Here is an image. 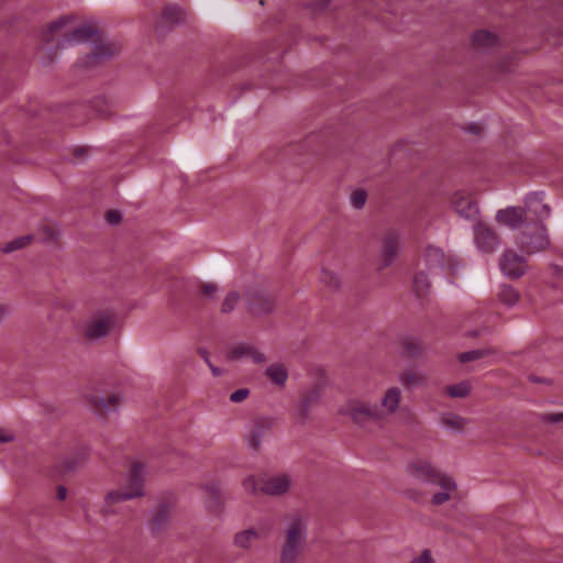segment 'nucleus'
<instances>
[{
  "label": "nucleus",
  "mask_w": 563,
  "mask_h": 563,
  "mask_svg": "<svg viewBox=\"0 0 563 563\" xmlns=\"http://www.w3.org/2000/svg\"><path fill=\"white\" fill-rule=\"evenodd\" d=\"M499 69L500 71H507L509 68L507 66L500 65Z\"/></svg>",
  "instance_id": "nucleus-51"
},
{
  "label": "nucleus",
  "mask_w": 563,
  "mask_h": 563,
  "mask_svg": "<svg viewBox=\"0 0 563 563\" xmlns=\"http://www.w3.org/2000/svg\"><path fill=\"white\" fill-rule=\"evenodd\" d=\"M307 536V519L300 515L289 518L280 548V563H296L302 553Z\"/></svg>",
  "instance_id": "nucleus-2"
},
{
  "label": "nucleus",
  "mask_w": 563,
  "mask_h": 563,
  "mask_svg": "<svg viewBox=\"0 0 563 563\" xmlns=\"http://www.w3.org/2000/svg\"><path fill=\"white\" fill-rule=\"evenodd\" d=\"M530 380L533 382V383H541V382H543L541 378L536 377V376H530Z\"/></svg>",
  "instance_id": "nucleus-50"
},
{
  "label": "nucleus",
  "mask_w": 563,
  "mask_h": 563,
  "mask_svg": "<svg viewBox=\"0 0 563 563\" xmlns=\"http://www.w3.org/2000/svg\"><path fill=\"white\" fill-rule=\"evenodd\" d=\"M120 400L121 398L117 394H110L107 397L93 394L88 398L92 409L99 416H104L106 413L115 410L120 404Z\"/></svg>",
  "instance_id": "nucleus-19"
},
{
  "label": "nucleus",
  "mask_w": 563,
  "mask_h": 563,
  "mask_svg": "<svg viewBox=\"0 0 563 563\" xmlns=\"http://www.w3.org/2000/svg\"><path fill=\"white\" fill-rule=\"evenodd\" d=\"M175 10H176V9H167V10L165 11V15H168L170 12H173V11H175Z\"/></svg>",
  "instance_id": "nucleus-52"
},
{
  "label": "nucleus",
  "mask_w": 563,
  "mask_h": 563,
  "mask_svg": "<svg viewBox=\"0 0 563 563\" xmlns=\"http://www.w3.org/2000/svg\"><path fill=\"white\" fill-rule=\"evenodd\" d=\"M406 495H407L409 498L413 499V500H418V499H419V497H421L423 494H422V493H417L415 489H410V488H408V489L406 490Z\"/></svg>",
  "instance_id": "nucleus-46"
},
{
  "label": "nucleus",
  "mask_w": 563,
  "mask_h": 563,
  "mask_svg": "<svg viewBox=\"0 0 563 563\" xmlns=\"http://www.w3.org/2000/svg\"><path fill=\"white\" fill-rule=\"evenodd\" d=\"M120 49L119 45L114 42H103L96 46L95 49L89 54L87 64H92L101 58H106L114 55Z\"/></svg>",
  "instance_id": "nucleus-24"
},
{
  "label": "nucleus",
  "mask_w": 563,
  "mask_h": 563,
  "mask_svg": "<svg viewBox=\"0 0 563 563\" xmlns=\"http://www.w3.org/2000/svg\"><path fill=\"white\" fill-rule=\"evenodd\" d=\"M499 267L505 277L518 279L527 271L526 260L512 250L505 251L499 258Z\"/></svg>",
  "instance_id": "nucleus-12"
},
{
  "label": "nucleus",
  "mask_w": 563,
  "mask_h": 563,
  "mask_svg": "<svg viewBox=\"0 0 563 563\" xmlns=\"http://www.w3.org/2000/svg\"><path fill=\"white\" fill-rule=\"evenodd\" d=\"M170 507L167 505H159L157 510L155 511L152 520H151V528L153 531H159L164 529L170 519Z\"/></svg>",
  "instance_id": "nucleus-25"
},
{
  "label": "nucleus",
  "mask_w": 563,
  "mask_h": 563,
  "mask_svg": "<svg viewBox=\"0 0 563 563\" xmlns=\"http://www.w3.org/2000/svg\"><path fill=\"white\" fill-rule=\"evenodd\" d=\"M442 424L449 429L461 431L465 424V419L460 416L449 413L443 417Z\"/></svg>",
  "instance_id": "nucleus-34"
},
{
  "label": "nucleus",
  "mask_w": 563,
  "mask_h": 563,
  "mask_svg": "<svg viewBox=\"0 0 563 563\" xmlns=\"http://www.w3.org/2000/svg\"><path fill=\"white\" fill-rule=\"evenodd\" d=\"M265 376L278 387H284L288 380V369L283 363H273L265 369Z\"/></svg>",
  "instance_id": "nucleus-23"
},
{
  "label": "nucleus",
  "mask_w": 563,
  "mask_h": 563,
  "mask_svg": "<svg viewBox=\"0 0 563 563\" xmlns=\"http://www.w3.org/2000/svg\"><path fill=\"white\" fill-rule=\"evenodd\" d=\"M107 220L112 224H117L121 220V214L118 211H110L107 213Z\"/></svg>",
  "instance_id": "nucleus-43"
},
{
  "label": "nucleus",
  "mask_w": 563,
  "mask_h": 563,
  "mask_svg": "<svg viewBox=\"0 0 563 563\" xmlns=\"http://www.w3.org/2000/svg\"><path fill=\"white\" fill-rule=\"evenodd\" d=\"M451 203L455 212L461 218L466 220H477V217L479 216V208L471 194L463 190L455 191L452 196Z\"/></svg>",
  "instance_id": "nucleus-13"
},
{
  "label": "nucleus",
  "mask_w": 563,
  "mask_h": 563,
  "mask_svg": "<svg viewBox=\"0 0 563 563\" xmlns=\"http://www.w3.org/2000/svg\"><path fill=\"white\" fill-rule=\"evenodd\" d=\"M367 200V194L363 189H357L351 194L350 202L354 209H362Z\"/></svg>",
  "instance_id": "nucleus-36"
},
{
  "label": "nucleus",
  "mask_w": 563,
  "mask_h": 563,
  "mask_svg": "<svg viewBox=\"0 0 563 563\" xmlns=\"http://www.w3.org/2000/svg\"><path fill=\"white\" fill-rule=\"evenodd\" d=\"M249 395L250 390L247 388H240L230 395V400L232 402H241L245 400L249 397Z\"/></svg>",
  "instance_id": "nucleus-39"
},
{
  "label": "nucleus",
  "mask_w": 563,
  "mask_h": 563,
  "mask_svg": "<svg viewBox=\"0 0 563 563\" xmlns=\"http://www.w3.org/2000/svg\"><path fill=\"white\" fill-rule=\"evenodd\" d=\"M411 563H434L429 550H424L420 556L415 558Z\"/></svg>",
  "instance_id": "nucleus-40"
},
{
  "label": "nucleus",
  "mask_w": 563,
  "mask_h": 563,
  "mask_svg": "<svg viewBox=\"0 0 563 563\" xmlns=\"http://www.w3.org/2000/svg\"><path fill=\"white\" fill-rule=\"evenodd\" d=\"M498 297L500 301L511 306L518 301L519 292L514 288L512 284H503Z\"/></svg>",
  "instance_id": "nucleus-31"
},
{
  "label": "nucleus",
  "mask_w": 563,
  "mask_h": 563,
  "mask_svg": "<svg viewBox=\"0 0 563 563\" xmlns=\"http://www.w3.org/2000/svg\"><path fill=\"white\" fill-rule=\"evenodd\" d=\"M473 244L479 254L492 255L500 247L501 241L488 223L476 220L473 224Z\"/></svg>",
  "instance_id": "nucleus-7"
},
{
  "label": "nucleus",
  "mask_w": 563,
  "mask_h": 563,
  "mask_svg": "<svg viewBox=\"0 0 563 563\" xmlns=\"http://www.w3.org/2000/svg\"><path fill=\"white\" fill-rule=\"evenodd\" d=\"M8 316V309L0 305V322H2Z\"/></svg>",
  "instance_id": "nucleus-48"
},
{
  "label": "nucleus",
  "mask_w": 563,
  "mask_h": 563,
  "mask_svg": "<svg viewBox=\"0 0 563 563\" xmlns=\"http://www.w3.org/2000/svg\"><path fill=\"white\" fill-rule=\"evenodd\" d=\"M399 382L407 387L418 386L423 382V376L409 369L399 374Z\"/></svg>",
  "instance_id": "nucleus-32"
},
{
  "label": "nucleus",
  "mask_w": 563,
  "mask_h": 563,
  "mask_svg": "<svg viewBox=\"0 0 563 563\" xmlns=\"http://www.w3.org/2000/svg\"><path fill=\"white\" fill-rule=\"evenodd\" d=\"M523 209L531 212L540 220L549 218L551 213L550 207L543 201V195L539 192L527 196Z\"/></svg>",
  "instance_id": "nucleus-20"
},
{
  "label": "nucleus",
  "mask_w": 563,
  "mask_h": 563,
  "mask_svg": "<svg viewBox=\"0 0 563 563\" xmlns=\"http://www.w3.org/2000/svg\"><path fill=\"white\" fill-rule=\"evenodd\" d=\"M115 316L109 310L92 312L84 323V335L89 340H99L110 333L114 327Z\"/></svg>",
  "instance_id": "nucleus-8"
},
{
  "label": "nucleus",
  "mask_w": 563,
  "mask_h": 563,
  "mask_svg": "<svg viewBox=\"0 0 563 563\" xmlns=\"http://www.w3.org/2000/svg\"><path fill=\"white\" fill-rule=\"evenodd\" d=\"M401 401L402 390L400 387L389 386L385 389L379 399V404H377L383 423L398 412Z\"/></svg>",
  "instance_id": "nucleus-11"
},
{
  "label": "nucleus",
  "mask_w": 563,
  "mask_h": 563,
  "mask_svg": "<svg viewBox=\"0 0 563 563\" xmlns=\"http://www.w3.org/2000/svg\"><path fill=\"white\" fill-rule=\"evenodd\" d=\"M471 391V385L467 382H461L446 387V393L453 398H465Z\"/></svg>",
  "instance_id": "nucleus-33"
},
{
  "label": "nucleus",
  "mask_w": 563,
  "mask_h": 563,
  "mask_svg": "<svg viewBox=\"0 0 563 563\" xmlns=\"http://www.w3.org/2000/svg\"><path fill=\"white\" fill-rule=\"evenodd\" d=\"M208 494L207 507L212 512H218L223 504L220 489L216 485H209L206 487Z\"/></svg>",
  "instance_id": "nucleus-28"
},
{
  "label": "nucleus",
  "mask_w": 563,
  "mask_h": 563,
  "mask_svg": "<svg viewBox=\"0 0 563 563\" xmlns=\"http://www.w3.org/2000/svg\"><path fill=\"white\" fill-rule=\"evenodd\" d=\"M494 353H495V351L493 349H477V350H472V351L460 353L457 358L461 363H468V362H474V361L481 360V358L492 355Z\"/></svg>",
  "instance_id": "nucleus-30"
},
{
  "label": "nucleus",
  "mask_w": 563,
  "mask_h": 563,
  "mask_svg": "<svg viewBox=\"0 0 563 563\" xmlns=\"http://www.w3.org/2000/svg\"><path fill=\"white\" fill-rule=\"evenodd\" d=\"M421 261L430 273L440 272L445 264V254L441 247L429 244L423 251Z\"/></svg>",
  "instance_id": "nucleus-18"
},
{
  "label": "nucleus",
  "mask_w": 563,
  "mask_h": 563,
  "mask_svg": "<svg viewBox=\"0 0 563 563\" xmlns=\"http://www.w3.org/2000/svg\"><path fill=\"white\" fill-rule=\"evenodd\" d=\"M410 479L416 484H435L444 474L427 461H415L407 466Z\"/></svg>",
  "instance_id": "nucleus-10"
},
{
  "label": "nucleus",
  "mask_w": 563,
  "mask_h": 563,
  "mask_svg": "<svg viewBox=\"0 0 563 563\" xmlns=\"http://www.w3.org/2000/svg\"><path fill=\"white\" fill-rule=\"evenodd\" d=\"M479 333L477 331L475 332H472V333H467V335H471V336H477Z\"/></svg>",
  "instance_id": "nucleus-53"
},
{
  "label": "nucleus",
  "mask_w": 563,
  "mask_h": 563,
  "mask_svg": "<svg viewBox=\"0 0 563 563\" xmlns=\"http://www.w3.org/2000/svg\"><path fill=\"white\" fill-rule=\"evenodd\" d=\"M290 484L291 479L286 474L274 475L258 481L254 476H247L243 481V488L253 495L262 493L269 496H280L289 490Z\"/></svg>",
  "instance_id": "nucleus-5"
},
{
  "label": "nucleus",
  "mask_w": 563,
  "mask_h": 563,
  "mask_svg": "<svg viewBox=\"0 0 563 563\" xmlns=\"http://www.w3.org/2000/svg\"><path fill=\"white\" fill-rule=\"evenodd\" d=\"M434 485L439 486L442 490L435 493L431 501L435 506L443 505L451 499V494L456 489V483L454 479L446 474L443 475Z\"/></svg>",
  "instance_id": "nucleus-21"
},
{
  "label": "nucleus",
  "mask_w": 563,
  "mask_h": 563,
  "mask_svg": "<svg viewBox=\"0 0 563 563\" xmlns=\"http://www.w3.org/2000/svg\"><path fill=\"white\" fill-rule=\"evenodd\" d=\"M198 353H199V355L205 360V362H206L207 364L211 362V361H210V357H209V353H208V351H207V350H205V349H199Z\"/></svg>",
  "instance_id": "nucleus-47"
},
{
  "label": "nucleus",
  "mask_w": 563,
  "mask_h": 563,
  "mask_svg": "<svg viewBox=\"0 0 563 563\" xmlns=\"http://www.w3.org/2000/svg\"><path fill=\"white\" fill-rule=\"evenodd\" d=\"M208 366H209V368L211 369V372H212V374L214 376H220L221 375V371L218 367H216L211 362L208 363Z\"/></svg>",
  "instance_id": "nucleus-49"
},
{
  "label": "nucleus",
  "mask_w": 563,
  "mask_h": 563,
  "mask_svg": "<svg viewBox=\"0 0 563 563\" xmlns=\"http://www.w3.org/2000/svg\"><path fill=\"white\" fill-rule=\"evenodd\" d=\"M519 246L527 254H534L550 246V238L544 224L538 223L522 232Z\"/></svg>",
  "instance_id": "nucleus-9"
},
{
  "label": "nucleus",
  "mask_w": 563,
  "mask_h": 563,
  "mask_svg": "<svg viewBox=\"0 0 563 563\" xmlns=\"http://www.w3.org/2000/svg\"><path fill=\"white\" fill-rule=\"evenodd\" d=\"M260 539V533L255 529H246L235 534L234 544L238 548L247 550Z\"/></svg>",
  "instance_id": "nucleus-26"
},
{
  "label": "nucleus",
  "mask_w": 563,
  "mask_h": 563,
  "mask_svg": "<svg viewBox=\"0 0 563 563\" xmlns=\"http://www.w3.org/2000/svg\"><path fill=\"white\" fill-rule=\"evenodd\" d=\"M14 440V435L7 429L0 428V443H8Z\"/></svg>",
  "instance_id": "nucleus-41"
},
{
  "label": "nucleus",
  "mask_w": 563,
  "mask_h": 563,
  "mask_svg": "<svg viewBox=\"0 0 563 563\" xmlns=\"http://www.w3.org/2000/svg\"><path fill=\"white\" fill-rule=\"evenodd\" d=\"M498 37L496 34L481 30L474 33L473 44L477 51L486 52L498 45Z\"/></svg>",
  "instance_id": "nucleus-22"
},
{
  "label": "nucleus",
  "mask_w": 563,
  "mask_h": 563,
  "mask_svg": "<svg viewBox=\"0 0 563 563\" xmlns=\"http://www.w3.org/2000/svg\"><path fill=\"white\" fill-rule=\"evenodd\" d=\"M539 420L543 423L556 424L563 422V412L541 413Z\"/></svg>",
  "instance_id": "nucleus-38"
},
{
  "label": "nucleus",
  "mask_w": 563,
  "mask_h": 563,
  "mask_svg": "<svg viewBox=\"0 0 563 563\" xmlns=\"http://www.w3.org/2000/svg\"><path fill=\"white\" fill-rule=\"evenodd\" d=\"M73 21L74 16L65 15L52 22L46 29L44 35L45 41H51V36L54 35H65L67 43L75 44L89 41L96 35V27L91 23H85L75 29H69L68 24Z\"/></svg>",
  "instance_id": "nucleus-4"
},
{
  "label": "nucleus",
  "mask_w": 563,
  "mask_h": 563,
  "mask_svg": "<svg viewBox=\"0 0 563 563\" xmlns=\"http://www.w3.org/2000/svg\"><path fill=\"white\" fill-rule=\"evenodd\" d=\"M246 301L250 312L256 317L267 314L275 308V297L261 289L250 291Z\"/></svg>",
  "instance_id": "nucleus-14"
},
{
  "label": "nucleus",
  "mask_w": 563,
  "mask_h": 563,
  "mask_svg": "<svg viewBox=\"0 0 563 563\" xmlns=\"http://www.w3.org/2000/svg\"><path fill=\"white\" fill-rule=\"evenodd\" d=\"M551 271L554 278L563 279V266L552 265Z\"/></svg>",
  "instance_id": "nucleus-44"
},
{
  "label": "nucleus",
  "mask_w": 563,
  "mask_h": 563,
  "mask_svg": "<svg viewBox=\"0 0 563 563\" xmlns=\"http://www.w3.org/2000/svg\"><path fill=\"white\" fill-rule=\"evenodd\" d=\"M402 347L409 356H416L422 351L421 342L415 338H407L402 340Z\"/></svg>",
  "instance_id": "nucleus-35"
},
{
  "label": "nucleus",
  "mask_w": 563,
  "mask_h": 563,
  "mask_svg": "<svg viewBox=\"0 0 563 563\" xmlns=\"http://www.w3.org/2000/svg\"><path fill=\"white\" fill-rule=\"evenodd\" d=\"M56 497L58 500H64L67 497V488L65 486H58L56 490Z\"/></svg>",
  "instance_id": "nucleus-45"
},
{
  "label": "nucleus",
  "mask_w": 563,
  "mask_h": 563,
  "mask_svg": "<svg viewBox=\"0 0 563 563\" xmlns=\"http://www.w3.org/2000/svg\"><path fill=\"white\" fill-rule=\"evenodd\" d=\"M339 412L362 428L383 424L378 411V405L364 399H349L344 405L340 407Z\"/></svg>",
  "instance_id": "nucleus-3"
},
{
  "label": "nucleus",
  "mask_w": 563,
  "mask_h": 563,
  "mask_svg": "<svg viewBox=\"0 0 563 563\" xmlns=\"http://www.w3.org/2000/svg\"><path fill=\"white\" fill-rule=\"evenodd\" d=\"M402 246V234L399 231H386L380 239L376 262L377 268L385 269L389 267L401 254Z\"/></svg>",
  "instance_id": "nucleus-6"
},
{
  "label": "nucleus",
  "mask_w": 563,
  "mask_h": 563,
  "mask_svg": "<svg viewBox=\"0 0 563 563\" xmlns=\"http://www.w3.org/2000/svg\"><path fill=\"white\" fill-rule=\"evenodd\" d=\"M32 241L33 235L31 234L18 236L9 242L3 243L0 247V251L2 253L9 254L29 246L32 243Z\"/></svg>",
  "instance_id": "nucleus-27"
},
{
  "label": "nucleus",
  "mask_w": 563,
  "mask_h": 563,
  "mask_svg": "<svg viewBox=\"0 0 563 563\" xmlns=\"http://www.w3.org/2000/svg\"><path fill=\"white\" fill-rule=\"evenodd\" d=\"M239 299H240V297L236 292H234V291L229 292L222 302V308H221L222 312L229 313V312L233 311Z\"/></svg>",
  "instance_id": "nucleus-37"
},
{
  "label": "nucleus",
  "mask_w": 563,
  "mask_h": 563,
  "mask_svg": "<svg viewBox=\"0 0 563 563\" xmlns=\"http://www.w3.org/2000/svg\"><path fill=\"white\" fill-rule=\"evenodd\" d=\"M216 291H217L216 284H205L202 287V295L205 297L211 298Z\"/></svg>",
  "instance_id": "nucleus-42"
},
{
  "label": "nucleus",
  "mask_w": 563,
  "mask_h": 563,
  "mask_svg": "<svg viewBox=\"0 0 563 563\" xmlns=\"http://www.w3.org/2000/svg\"><path fill=\"white\" fill-rule=\"evenodd\" d=\"M495 220L499 225L516 230L526 221V210L520 207H507L496 212Z\"/></svg>",
  "instance_id": "nucleus-16"
},
{
  "label": "nucleus",
  "mask_w": 563,
  "mask_h": 563,
  "mask_svg": "<svg viewBox=\"0 0 563 563\" xmlns=\"http://www.w3.org/2000/svg\"><path fill=\"white\" fill-rule=\"evenodd\" d=\"M272 428V421L266 418H258L252 421L249 427L247 444L253 450H258L262 445L265 434Z\"/></svg>",
  "instance_id": "nucleus-17"
},
{
  "label": "nucleus",
  "mask_w": 563,
  "mask_h": 563,
  "mask_svg": "<svg viewBox=\"0 0 563 563\" xmlns=\"http://www.w3.org/2000/svg\"><path fill=\"white\" fill-rule=\"evenodd\" d=\"M146 467L142 462H134L129 472L128 485L111 489L103 499L100 514L109 517L117 514L115 505L122 501L142 497L144 495Z\"/></svg>",
  "instance_id": "nucleus-1"
},
{
  "label": "nucleus",
  "mask_w": 563,
  "mask_h": 563,
  "mask_svg": "<svg viewBox=\"0 0 563 563\" xmlns=\"http://www.w3.org/2000/svg\"><path fill=\"white\" fill-rule=\"evenodd\" d=\"M227 357L230 361H239L242 358H250L255 364H263L266 361V356L256 346L249 343H239L232 346Z\"/></svg>",
  "instance_id": "nucleus-15"
},
{
  "label": "nucleus",
  "mask_w": 563,
  "mask_h": 563,
  "mask_svg": "<svg viewBox=\"0 0 563 563\" xmlns=\"http://www.w3.org/2000/svg\"><path fill=\"white\" fill-rule=\"evenodd\" d=\"M321 397V390L318 387L309 390L301 400L300 416L306 418L313 404H316Z\"/></svg>",
  "instance_id": "nucleus-29"
}]
</instances>
